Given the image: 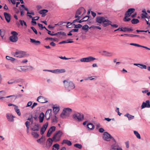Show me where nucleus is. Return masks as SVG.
Wrapping results in <instances>:
<instances>
[{"label": "nucleus", "instance_id": "39", "mask_svg": "<svg viewBox=\"0 0 150 150\" xmlns=\"http://www.w3.org/2000/svg\"><path fill=\"white\" fill-rule=\"evenodd\" d=\"M134 134L137 137L138 139H141V136L140 134L138 133V132L136 131H134Z\"/></svg>", "mask_w": 150, "mask_h": 150}, {"label": "nucleus", "instance_id": "33", "mask_svg": "<svg viewBox=\"0 0 150 150\" xmlns=\"http://www.w3.org/2000/svg\"><path fill=\"white\" fill-rule=\"evenodd\" d=\"M14 110L18 115L20 116L21 115V113L20 112V110L18 108L17 106L15 105Z\"/></svg>", "mask_w": 150, "mask_h": 150}, {"label": "nucleus", "instance_id": "7", "mask_svg": "<svg viewBox=\"0 0 150 150\" xmlns=\"http://www.w3.org/2000/svg\"><path fill=\"white\" fill-rule=\"evenodd\" d=\"M25 53V52L23 51L17 50L16 52L13 53V55L15 57L21 58L24 56Z\"/></svg>", "mask_w": 150, "mask_h": 150}, {"label": "nucleus", "instance_id": "16", "mask_svg": "<svg viewBox=\"0 0 150 150\" xmlns=\"http://www.w3.org/2000/svg\"><path fill=\"white\" fill-rule=\"evenodd\" d=\"M110 150H123L121 148L117 145L116 144H114L111 146Z\"/></svg>", "mask_w": 150, "mask_h": 150}, {"label": "nucleus", "instance_id": "20", "mask_svg": "<svg viewBox=\"0 0 150 150\" xmlns=\"http://www.w3.org/2000/svg\"><path fill=\"white\" fill-rule=\"evenodd\" d=\"M4 15L6 21L8 22H9L10 21V15L6 12H4Z\"/></svg>", "mask_w": 150, "mask_h": 150}, {"label": "nucleus", "instance_id": "43", "mask_svg": "<svg viewBox=\"0 0 150 150\" xmlns=\"http://www.w3.org/2000/svg\"><path fill=\"white\" fill-rule=\"evenodd\" d=\"M147 13H146V11H144V13H142V18H148V16H146V15H147Z\"/></svg>", "mask_w": 150, "mask_h": 150}, {"label": "nucleus", "instance_id": "31", "mask_svg": "<svg viewBox=\"0 0 150 150\" xmlns=\"http://www.w3.org/2000/svg\"><path fill=\"white\" fill-rule=\"evenodd\" d=\"M87 128L90 130H92L94 128V125L91 123H88L87 125Z\"/></svg>", "mask_w": 150, "mask_h": 150}, {"label": "nucleus", "instance_id": "50", "mask_svg": "<svg viewBox=\"0 0 150 150\" xmlns=\"http://www.w3.org/2000/svg\"><path fill=\"white\" fill-rule=\"evenodd\" d=\"M139 67L141 69H146L147 68V67L146 65L142 64H141V65L139 66Z\"/></svg>", "mask_w": 150, "mask_h": 150}, {"label": "nucleus", "instance_id": "18", "mask_svg": "<svg viewBox=\"0 0 150 150\" xmlns=\"http://www.w3.org/2000/svg\"><path fill=\"white\" fill-rule=\"evenodd\" d=\"M52 110L51 109L47 110L45 113V117H51L52 116Z\"/></svg>", "mask_w": 150, "mask_h": 150}, {"label": "nucleus", "instance_id": "8", "mask_svg": "<svg viewBox=\"0 0 150 150\" xmlns=\"http://www.w3.org/2000/svg\"><path fill=\"white\" fill-rule=\"evenodd\" d=\"M145 108H150V101L147 100L145 102H143L141 105L142 109H144Z\"/></svg>", "mask_w": 150, "mask_h": 150}, {"label": "nucleus", "instance_id": "3", "mask_svg": "<svg viewBox=\"0 0 150 150\" xmlns=\"http://www.w3.org/2000/svg\"><path fill=\"white\" fill-rule=\"evenodd\" d=\"M62 134V132L61 130L57 131L54 134L52 138L54 141L55 142H57L59 141L61 139V137Z\"/></svg>", "mask_w": 150, "mask_h": 150}, {"label": "nucleus", "instance_id": "55", "mask_svg": "<svg viewBox=\"0 0 150 150\" xmlns=\"http://www.w3.org/2000/svg\"><path fill=\"white\" fill-rule=\"evenodd\" d=\"M45 40H51L53 41H56V38H49L47 37L45 38Z\"/></svg>", "mask_w": 150, "mask_h": 150}, {"label": "nucleus", "instance_id": "56", "mask_svg": "<svg viewBox=\"0 0 150 150\" xmlns=\"http://www.w3.org/2000/svg\"><path fill=\"white\" fill-rule=\"evenodd\" d=\"M31 28L33 30L35 34H37V32L36 30L34 27H31Z\"/></svg>", "mask_w": 150, "mask_h": 150}, {"label": "nucleus", "instance_id": "59", "mask_svg": "<svg viewBox=\"0 0 150 150\" xmlns=\"http://www.w3.org/2000/svg\"><path fill=\"white\" fill-rule=\"evenodd\" d=\"M51 72L54 73L58 74V69L52 70Z\"/></svg>", "mask_w": 150, "mask_h": 150}, {"label": "nucleus", "instance_id": "12", "mask_svg": "<svg viewBox=\"0 0 150 150\" xmlns=\"http://www.w3.org/2000/svg\"><path fill=\"white\" fill-rule=\"evenodd\" d=\"M48 122H47L43 125L40 129V134L41 135L43 134L48 126Z\"/></svg>", "mask_w": 150, "mask_h": 150}, {"label": "nucleus", "instance_id": "34", "mask_svg": "<svg viewBox=\"0 0 150 150\" xmlns=\"http://www.w3.org/2000/svg\"><path fill=\"white\" fill-rule=\"evenodd\" d=\"M51 119L52 122H57L58 121L57 118L55 115L52 116Z\"/></svg>", "mask_w": 150, "mask_h": 150}, {"label": "nucleus", "instance_id": "53", "mask_svg": "<svg viewBox=\"0 0 150 150\" xmlns=\"http://www.w3.org/2000/svg\"><path fill=\"white\" fill-rule=\"evenodd\" d=\"M11 34L12 35H14V36H17L18 35V33L15 31H13L11 32Z\"/></svg>", "mask_w": 150, "mask_h": 150}, {"label": "nucleus", "instance_id": "10", "mask_svg": "<svg viewBox=\"0 0 150 150\" xmlns=\"http://www.w3.org/2000/svg\"><path fill=\"white\" fill-rule=\"evenodd\" d=\"M56 129V127L54 126L50 127L48 130L47 134V136L48 137H50L51 134L53 132L55 131Z\"/></svg>", "mask_w": 150, "mask_h": 150}, {"label": "nucleus", "instance_id": "6", "mask_svg": "<svg viewBox=\"0 0 150 150\" xmlns=\"http://www.w3.org/2000/svg\"><path fill=\"white\" fill-rule=\"evenodd\" d=\"M96 58L92 56H89L85 58H83L80 59V61L82 62H90L96 60Z\"/></svg>", "mask_w": 150, "mask_h": 150}, {"label": "nucleus", "instance_id": "63", "mask_svg": "<svg viewBox=\"0 0 150 150\" xmlns=\"http://www.w3.org/2000/svg\"><path fill=\"white\" fill-rule=\"evenodd\" d=\"M104 131V129L102 128H99L98 130L99 132L100 133H103Z\"/></svg>", "mask_w": 150, "mask_h": 150}, {"label": "nucleus", "instance_id": "26", "mask_svg": "<svg viewBox=\"0 0 150 150\" xmlns=\"http://www.w3.org/2000/svg\"><path fill=\"white\" fill-rule=\"evenodd\" d=\"M30 41L32 43H33L36 45H38L40 44V42L39 41L36 40H35L32 38H30Z\"/></svg>", "mask_w": 150, "mask_h": 150}, {"label": "nucleus", "instance_id": "54", "mask_svg": "<svg viewBox=\"0 0 150 150\" xmlns=\"http://www.w3.org/2000/svg\"><path fill=\"white\" fill-rule=\"evenodd\" d=\"M51 32L50 31H48V33L49 35H50L51 36H52L58 35V34H57V33H54V34H53V33H51Z\"/></svg>", "mask_w": 150, "mask_h": 150}, {"label": "nucleus", "instance_id": "4", "mask_svg": "<svg viewBox=\"0 0 150 150\" xmlns=\"http://www.w3.org/2000/svg\"><path fill=\"white\" fill-rule=\"evenodd\" d=\"M72 109L69 108H64L62 111V113L61 114V117L64 118V116H69V113L71 112Z\"/></svg>", "mask_w": 150, "mask_h": 150}, {"label": "nucleus", "instance_id": "61", "mask_svg": "<svg viewBox=\"0 0 150 150\" xmlns=\"http://www.w3.org/2000/svg\"><path fill=\"white\" fill-rule=\"evenodd\" d=\"M30 122L28 121H27L25 123V125L26 127H30Z\"/></svg>", "mask_w": 150, "mask_h": 150}, {"label": "nucleus", "instance_id": "11", "mask_svg": "<svg viewBox=\"0 0 150 150\" xmlns=\"http://www.w3.org/2000/svg\"><path fill=\"white\" fill-rule=\"evenodd\" d=\"M54 141L52 138H49L47 140L46 146L48 149L50 148L53 143V142Z\"/></svg>", "mask_w": 150, "mask_h": 150}, {"label": "nucleus", "instance_id": "14", "mask_svg": "<svg viewBox=\"0 0 150 150\" xmlns=\"http://www.w3.org/2000/svg\"><path fill=\"white\" fill-rule=\"evenodd\" d=\"M102 54L105 57H111L113 55L112 52H109L105 50L103 51Z\"/></svg>", "mask_w": 150, "mask_h": 150}, {"label": "nucleus", "instance_id": "46", "mask_svg": "<svg viewBox=\"0 0 150 150\" xmlns=\"http://www.w3.org/2000/svg\"><path fill=\"white\" fill-rule=\"evenodd\" d=\"M73 25H74V28H80L82 26V25L80 24L75 25L74 24Z\"/></svg>", "mask_w": 150, "mask_h": 150}, {"label": "nucleus", "instance_id": "45", "mask_svg": "<svg viewBox=\"0 0 150 150\" xmlns=\"http://www.w3.org/2000/svg\"><path fill=\"white\" fill-rule=\"evenodd\" d=\"M15 83H18L20 82H23L24 81L23 80L21 79H14Z\"/></svg>", "mask_w": 150, "mask_h": 150}, {"label": "nucleus", "instance_id": "51", "mask_svg": "<svg viewBox=\"0 0 150 150\" xmlns=\"http://www.w3.org/2000/svg\"><path fill=\"white\" fill-rule=\"evenodd\" d=\"M8 84H11L13 83H15V80L14 79H12L8 81Z\"/></svg>", "mask_w": 150, "mask_h": 150}, {"label": "nucleus", "instance_id": "28", "mask_svg": "<svg viewBox=\"0 0 150 150\" xmlns=\"http://www.w3.org/2000/svg\"><path fill=\"white\" fill-rule=\"evenodd\" d=\"M62 144H66L69 146H70L72 144V143L70 141L66 139H64L63 140Z\"/></svg>", "mask_w": 150, "mask_h": 150}, {"label": "nucleus", "instance_id": "37", "mask_svg": "<svg viewBox=\"0 0 150 150\" xmlns=\"http://www.w3.org/2000/svg\"><path fill=\"white\" fill-rule=\"evenodd\" d=\"M123 31L125 32L126 31H133V29L131 28L127 27L123 28Z\"/></svg>", "mask_w": 150, "mask_h": 150}, {"label": "nucleus", "instance_id": "23", "mask_svg": "<svg viewBox=\"0 0 150 150\" xmlns=\"http://www.w3.org/2000/svg\"><path fill=\"white\" fill-rule=\"evenodd\" d=\"M112 22L106 19V21H105L103 23V26L104 27H105L109 25H110Z\"/></svg>", "mask_w": 150, "mask_h": 150}, {"label": "nucleus", "instance_id": "36", "mask_svg": "<svg viewBox=\"0 0 150 150\" xmlns=\"http://www.w3.org/2000/svg\"><path fill=\"white\" fill-rule=\"evenodd\" d=\"M31 134L33 137L35 138H38L39 136V134L35 132H32L31 133Z\"/></svg>", "mask_w": 150, "mask_h": 150}, {"label": "nucleus", "instance_id": "41", "mask_svg": "<svg viewBox=\"0 0 150 150\" xmlns=\"http://www.w3.org/2000/svg\"><path fill=\"white\" fill-rule=\"evenodd\" d=\"M25 67H26V66H21L19 68H18V70L20 71H25L26 70V69H25L24 68Z\"/></svg>", "mask_w": 150, "mask_h": 150}, {"label": "nucleus", "instance_id": "40", "mask_svg": "<svg viewBox=\"0 0 150 150\" xmlns=\"http://www.w3.org/2000/svg\"><path fill=\"white\" fill-rule=\"evenodd\" d=\"M125 17L124 18L123 20L124 21H125V22L131 20V19L130 18H128L130 16H127L125 15Z\"/></svg>", "mask_w": 150, "mask_h": 150}, {"label": "nucleus", "instance_id": "57", "mask_svg": "<svg viewBox=\"0 0 150 150\" xmlns=\"http://www.w3.org/2000/svg\"><path fill=\"white\" fill-rule=\"evenodd\" d=\"M6 93V92L5 91H0V95L1 96L4 95Z\"/></svg>", "mask_w": 150, "mask_h": 150}, {"label": "nucleus", "instance_id": "62", "mask_svg": "<svg viewBox=\"0 0 150 150\" xmlns=\"http://www.w3.org/2000/svg\"><path fill=\"white\" fill-rule=\"evenodd\" d=\"M59 57L61 59L65 60H68L70 59L66 57H62V56H60Z\"/></svg>", "mask_w": 150, "mask_h": 150}, {"label": "nucleus", "instance_id": "49", "mask_svg": "<svg viewBox=\"0 0 150 150\" xmlns=\"http://www.w3.org/2000/svg\"><path fill=\"white\" fill-rule=\"evenodd\" d=\"M26 67H27V68L26 69V70H29L30 71H32V70L34 69L33 67L32 66H26Z\"/></svg>", "mask_w": 150, "mask_h": 150}, {"label": "nucleus", "instance_id": "42", "mask_svg": "<svg viewBox=\"0 0 150 150\" xmlns=\"http://www.w3.org/2000/svg\"><path fill=\"white\" fill-rule=\"evenodd\" d=\"M5 33V31L4 30H0V35L2 38L3 39V37L4 36Z\"/></svg>", "mask_w": 150, "mask_h": 150}, {"label": "nucleus", "instance_id": "19", "mask_svg": "<svg viewBox=\"0 0 150 150\" xmlns=\"http://www.w3.org/2000/svg\"><path fill=\"white\" fill-rule=\"evenodd\" d=\"M18 40L17 36L12 35L10 37V40L12 42H16Z\"/></svg>", "mask_w": 150, "mask_h": 150}, {"label": "nucleus", "instance_id": "44", "mask_svg": "<svg viewBox=\"0 0 150 150\" xmlns=\"http://www.w3.org/2000/svg\"><path fill=\"white\" fill-rule=\"evenodd\" d=\"M74 146L78 148L79 149H81L82 146L81 144H74Z\"/></svg>", "mask_w": 150, "mask_h": 150}, {"label": "nucleus", "instance_id": "25", "mask_svg": "<svg viewBox=\"0 0 150 150\" xmlns=\"http://www.w3.org/2000/svg\"><path fill=\"white\" fill-rule=\"evenodd\" d=\"M48 11V10H47L42 9L39 11V12L40 14L42 15V17H44L46 15L45 14L47 13Z\"/></svg>", "mask_w": 150, "mask_h": 150}, {"label": "nucleus", "instance_id": "64", "mask_svg": "<svg viewBox=\"0 0 150 150\" xmlns=\"http://www.w3.org/2000/svg\"><path fill=\"white\" fill-rule=\"evenodd\" d=\"M32 102L31 101H29L28 103L27 104V105L26 106V107L30 106H31L32 105Z\"/></svg>", "mask_w": 150, "mask_h": 150}, {"label": "nucleus", "instance_id": "48", "mask_svg": "<svg viewBox=\"0 0 150 150\" xmlns=\"http://www.w3.org/2000/svg\"><path fill=\"white\" fill-rule=\"evenodd\" d=\"M58 74L64 73L65 72V69H58Z\"/></svg>", "mask_w": 150, "mask_h": 150}, {"label": "nucleus", "instance_id": "17", "mask_svg": "<svg viewBox=\"0 0 150 150\" xmlns=\"http://www.w3.org/2000/svg\"><path fill=\"white\" fill-rule=\"evenodd\" d=\"M135 11V9L134 8H130L128 9L125 14V15L128 16H130L131 14L134 13Z\"/></svg>", "mask_w": 150, "mask_h": 150}, {"label": "nucleus", "instance_id": "13", "mask_svg": "<svg viewBox=\"0 0 150 150\" xmlns=\"http://www.w3.org/2000/svg\"><path fill=\"white\" fill-rule=\"evenodd\" d=\"M6 117L8 120L10 122H13L14 121V116L11 113H7L6 114Z\"/></svg>", "mask_w": 150, "mask_h": 150}, {"label": "nucleus", "instance_id": "9", "mask_svg": "<svg viewBox=\"0 0 150 150\" xmlns=\"http://www.w3.org/2000/svg\"><path fill=\"white\" fill-rule=\"evenodd\" d=\"M105 21H106V18L103 17L99 16L97 17L96 18V22L99 23H103Z\"/></svg>", "mask_w": 150, "mask_h": 150}, {"label": "nucleus", "instance_id": "22", "mask_svg": "<svg viewBox=\"0 0 150 150\" xmlns=\"http://www.w3.org/2000/svg\"><path fill=\"white\" fill-rule=\"evenodd\" d=\"M45 116V114L43 112H41L40 114L39 117L40 122L41 123L43 122Z\"/></svg>", "mask_w": 150, "mask_h": 150}, {"label": "nucleus", "instance_id": "47", "mask_svg": "<svg viewBox=\"0 0 150 150\" xmlns=\"http://www.w3.org/2000/svg\"><path fill=\"white\" fill-rule=\"evenodd\" d=\"M88 27H89L87 25H86L83 26L82 29L84 30H88Z\"/></svg>", "mask_w": 150, "mask_h": 150}, {"label": "nucleus", "instance_id": "58", "mask_svg": "<svg viewBox=\"0 0 150 150\" xmlns=\"http://www.w3.org/2000/svg\"><path fill=\"white\" fill-rule=\"evenodd\" d=\"M116 112H117L119 116H120L122 115V113H120L119 112V108H116V110H115Z\"/></svg>", "mask_w": 150, "mask_h": 150}, {"label": "nucleus", "instance_id": "2", "mask_svg": "<svg viewBox=\"0 0 150 150\" xmlns=\"http://www.w3.org/2000/svg\"><path fill=\"white\" fill-rule=\"evenodd\" d=\"M72 117L74 120L78 122H80L83 120L84 117L83 114L75 112L72 114Z\"/></svg>", "mask_w": 150, "mask_h": 150}, {"label": "nucleus", "instance_id": "29", "mask_svg": "<svg viewBox=\"0 0 150 150\" xmlns=\"http://www.w3.org/2000/svg\"><path fill=\"white\" fill-rule=\"evenodd\" d=\"M59 110V107H53V111L54 113L56 115Z\"/></svg>", "mask_w": 150, "mask_h": 150}, {"label": "nucleus", "instance_id": "5", "mask_svg": "<svg viewBox=\"0 0 150 150\" xmlns=\"http://www.w3.org/2000/svg\"><path fill=\"white\" fill-rule=\"evenodd\" d=\"M103 138L104 140L107 141H109L111 139L115 140V139L113 137L107 132H105L104 133Z\"/></svg>", "mask_w": 150, "mask_h": 150}, {"label": "nucleus", "instance_id": "60", "mask_svg": "<svg viewBox=\"0 0 150 150\" xmlns=\"http://www.w3.org/2000/svg\"><path fill=\"white\" fill-rule=\"evenodd\" d=\"M39 17L38 16H36L34 17L33 18H32V20L33 21H37L39 19Z\"/></svg>", "mask_w": 150, "mask_h": 150}, {"label": "nucleus", "instance_id": "24", "mask_svg": "<svg viewBox=\"0 0 150 150\" xmlns=\"http://www.w3.org/2000/svg\"><path fill=\"white\" fill-rule=\"evenodd\" d=\"M89 17L87 16H86L83 17L82 19H81L79 21H78V22L79 23H81L83 22L86 21L88 20L89 19Z\"/></svg>", "mask_w": 150, "mask_h": 150}, {"label": "nucleus", "instance_id": "35", "mask_svg": "<svg viewBox=\"0 0 150 150\" xmlns=\"http://www.w3.org/2000/svg\"><path fill=\"white\" fill-rule=\"evenodd\" d=\"M59 148V145L58 144H56L53 146V150H58Z\"/></svg>", "mask_w": 150, "mask_h": 150}, {"label": "nucleus", "instance_id": "21", "mask_svg": "<svg viewBox=\"0 0 150 150\" xmlns=\"http://www.w3.org/2000/svg\"><path fill=\"white\" fill-rule=\"evenodd\" d=\"M32 130L33 131H38L39 130V125L38 124H36L31 128Z\"/></svg>", "mask_w": 150, "mask_h": 150}, {"label": "nucleus", "instance_id": "52", "mask_svg": "<svg viewBox=\"0 0 150 150\" xmlns=\"http://www.w3.org/2000/svg\"><path fill=\"white\" fill-rule=\"evenodd\" d=\"M130 45H133L135 46H136L138 47H140L141 46V45H140L139 44H136V43H130Z\"/></svg>", "mask_w": 150, "mask_h": 150}, {"label": "nucleus", "instance_id": "27", "mask_svg": "<svg viewBox=\"0 0 150 150\" xmlns=\"http://www.w3.org/2000/svg\"><path fill=\"white\" fill-rule=\"evenodd\" d=\"M85 10L84 8L83 7H81L79 8L76 11V14H78V15H80L82 13V12Z\"/></svg>", "mask_w": 150, "mask_h": 150}, {"label": "nucleus", "instance_id": "15", "mask_svg": "<svg viewBox=\"0 0 150 150\" xmlns=\"http://www.w3.org/2000/svg\"><path fill=\"white\" fill-rule=\"evenodd\" d=\"M37 100L41 103H44L47 102L45 98L42 96H40L38 98Z\"/></svg>", "mask_w": 150, "mask_h": 150}, {"label": "nucleus", "instance_id": "38", "mask_svg": "<svg viewBox=\"0 0 150 150\" xmlns=\"http://www.w3.org/2000/svg\"><path fill=\"white\" fill-rule=\"evenodd\" d=\"M139 21L137 19L133 18L131 21L132 23L133 24H136L138 23Z\"/></svg>", "mask_w": 150, "mask_h": 150}, {"label": "nucleus", "instance_id": "30", "mask_svg": "<svg viewBox=\"0 0 150 150\" xmlns=\"http://www.w3.org/2000/svg\"><path fill=\"white\" fill-rule=\"evenodd\" d=\"M124 116L125 117H127L128 118L129 120L133 119L134 118V116L128 113H127Z\"/></svg>", "mask_w": 150, "mask_h": 150}, {"label": "nucleus", "instance_id": "1", "mask_svg": "<svg viewBox=\"0 0 150 150\" xmlns=\"http://www.w3.org/2000/svg\"><path fill=\"white\" fill-rule=\"evenodd\" d=\"M64 87L68 91H70L75 88V86L72 81L68 80H64L63 81Z\"/></svg>", "mask_w": 150, "mask_h": 150}, {"label": "nucleus", "instance_id": "32", "mask_svg": "<svg viewBox=\"0 0 150 150\" xmlns=\"http://www.w3.org/2000/svg\"><path fill=\"white\" fill-rule=\"evenodd\" d=\"M22 96V94H19L18 95H13L11 96H6V98H8L10 97H14L15 98V100L17 98H21V97Z\"/></svg>", "mask_w": 150, "mask_h": 150}]
</instances>
